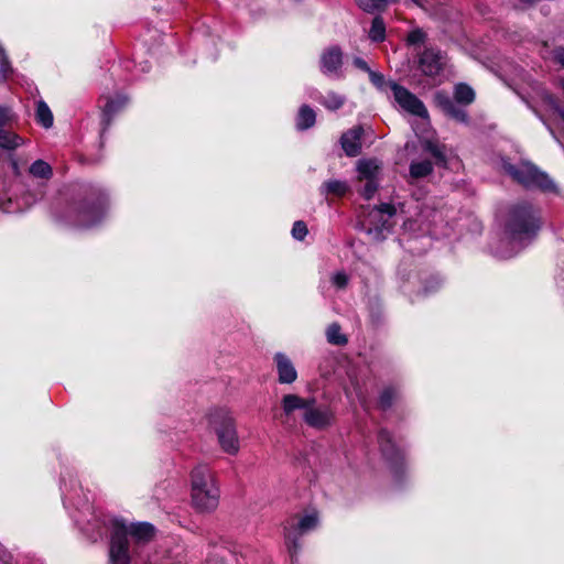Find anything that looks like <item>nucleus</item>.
Here are the masks:
<instances>
[{
    "label": "nucleus",
    "mask_w": 564,
    "mask_h": 564,
    "mask_svg": "<svg viewBox=\"0 0 564 564\" xmlns=\"http://www.w3.org/2000/svg\"><path fill=\"white\" fill-rule=\"evenodd\" d=\"M23 144V139L14 132L0 129V148L14 150Z\"/></svg>",
    "instance_id": "a878e982"
},
{
    "label": "nucleus",
    "mask_w": 564,
    "mask_h": 564,
    "mask_svg": "<svg viewBox=\"0 0 564 564\" xmlns=\"http://www.w3.org/2000/svg\"><path fill=\"white\" fill-rule=\"evenodd\" d=\"M395 214V208L390 204H381L369 214V221L383 216L391 217Z\"/></svg>",
    "instance_id": "f704fd0d"
},
{
    "label": "nucleus",
    "mask_w": 564,
    "mask_h": 564,
    "mask_svg": "<svg viewBox=\"0 0 564 564\" xmlns=\"http://www.w3.org/2000/svg\"><path fill=\"white\" fill-rule=\"evenodd\" d=\"M398 395H399V392L395 388H393V387L386 388L380 394L379 406L382 410L389 409L392 405L393 401L398 398Z\"/></svg>",
    "instance_id": "473e14b6"
},
{
    "label": "nucleus",
    "mask_w": 564,
    "mask_h": 564,
    "mask_svg": "<svg viewBox=\"0 0 564 564\" xmlns=\"http://www.w3.org/2000/svg\"><path fill=\"white\" fill-rule=\"evenodd\" d=\"M390 87L393 93L394 100L402 109L411 115L420 117L424 120V123L429 124L430 119L427 109L416 96L395 83H390Z\"/></svg>",
    "instance_id": "0eeeda50"
},
{
    "label": "nucleus",
    "mask_w": 564,
    "mask_h": 564,
    "mask_svg": "<svg viewBox=\"0 0 564 564\" xmlns=\"http://www.w3.org/2000/svg\"><path fill=\"white\" fill-rule=\"evenodd\" d=\"M369 78L371 80V83L377 86L378 88H382L383 85H384V77L382 74L380 73H376L373 70H370L369 73Z\"/></svg>",
    "instance_id": "a19ab883"
},
{
    "label": "nucleus",
    "mask_w": 564,
    "mask_h": 564,
    "mask_svg": "<svg viewBox=\"0 0 564 564\" xmlns=\"http://www.w3.org/2000/svg\"><path fill=\"white\" fill-rule=\"evenodd\" d=\"M210 424L221 449L229 455H237L240 442L234 416L227 410L219 409L210 415Z\"/></svg>",
    "instance_id": "7ed1b4c3"
},
{
    "label": "nucleus",
    "mask_w": 564,
    "mask_h": 564,
    "mask_svg": "<svg viewBox=\"0 0 564 564\" xmlns=\"http://www.w3.org/2000/svg\"><path fill=\"white\" fill-rule=\"evenodd\" d=\"M106 102L102 108V131H105L115 115L121 111L128 104V98L124 95H117L116 97H106Z\"/></svg>",
    "instance_id": "f3484780"
},
{
    "label": "nucleus",
    "mask_w": 564,
    "mask_h": 564,
    "mask_svg": "<svg viewBox=\"0 0 564 564\" xmlns=\"http://www.w3.org/2000/svg\"><path fill=\"white\" fill-rule=\"evenodd\" d=\"M562 89H563V91H564V82L562 83Z\"/></svg>",
    "instance_id": "de8ad7c7"
},
{
    "label": "nucleus",
    "mask_w": 564,
    "mask_h": 564,
    "mask_svg": "<svg viewBox=\"0 0 564 564\" xmlns=\"http://www.w3.org/2000/svg\"><path fill=\"white\" fill-rule=\"evenodd\" d=\"M191 498L195 509L212 512L217 509L220 490L214 471L209 466L199 464L191 473Z\"/></svg>",
    "instance_id": "f03ea898"
},
{
    "label": "nucleus",
    "mask_w": 564,
    "mask_h": 564,
    "mask_svg": "<svg viewBox=\"0 0 564 564\" xmlns=\"http://www.w3.org/2000/svg\"><path fill=\"white\" fill-rule=\"evenodd\" d=\"M316 113L315 111L307 105H303L299 113L296 116V128L299 130L310 129L315 124Z\"/></svg>",
    "instance_id": "4be33fe9"
},
{
    "label": "nucleus",
    "mask_w": 564,
    "mask_h": 564,
    "mask_svg": "<svg viewBox=\"0 0 564 564\" xmlns=\"http://www.w3.org/2000/svg\"><path fill=\"white\" fill-rule=\"evenodd\" d=\"M380 169L381 166L377 160H361L357 165L358 178L360 181L378 180Z\"/></svg>",
    "instance_id": "aec40b11"
},
{
    "label": "nucleus",
    "mask_w": 564,
    "mask_h": 564,
    "mask_svg": "<svg viewBox=\"0 0 564 564\" xmlns=\"http://www.w3.org/2000/svg\"><path fill=\"white\" fill-rule=\"evenodd\" d=\"M311 403H315L314 398H302L294 393L283 395L281 400L282 417L289 421L295 411H306Z\"/></svg>",
    "instance_id": "4468645a"
},
{
    "label": "nucleus",
    "mask_w": 564,
    "mask_h": 564,
    "mask_svg": "<svg viewBox=\"0 0 564 564\" xmlns=\"http://www.w3.org/2000/svg\"><path fill=\"white\" fill-rule=\"evenodd\" d=\"M445 64L440 51L426 48L420 56V68L427 76L438 75Z\"/></svg>",
    "instance_id": "f8f14e48"
},
{
    "label": "nucleus",
    "mask_w": 564,
    "mask_h": 564,
    "mask_svg": "<svg viewBox=\"0 0 564 564\" xmlns=\"http://www.w3.org/2000/svg\"><path fill=\"white\" fill-rule=\"evenodd\" d=\"M332 283L337 288V289H344L347 286L348 284V275L343 272V271H338L336 273L333 274L332 276Z\"/></svg>",
    "instance_id": "58836bf2"
},
{
    "label": "nucleus",
    "mask_w": 564,
    "mask_h": 564,
    "mask_svg": "<svg viewBox=\"0 0 564 564\" xmlns=\"http://www.w3.org/2000/svg\"><path fill=\"white\" fill-rule=\"evenodd\" d=\"M13 73L11 63L7 56V53L0 44V77L6 80Z\"/></svg>",
    "instance_id": "72a5a7b5"
},
{
    "label": "nucleus",
    "mask_w": 564,
    "mask_h": 564,
    "mask_svg": "<svg viewBox=\"0 0 564 564\" xmlns=\"http://www.w3.org/2000/svg\"><path fill=\"white\" fill-rule=\"evenodd\" d=\"M378 442H379V446L382 452V455L387 459H389L395 464H398L399 462H401L403 459L402 452L395 446V444L392 441L391 435L386 430H381L379 432Z\"/></svg>",
    "instance_id": "6ab92c4d"
},
{
    "label": "nucleus",
    "mask_w": 564,
    "mask_h": 564,
    "mask_svg": "<svg viewBox=\"0 0 564 564\" xmlns=\"http://www.w3.org/2000/svg\"><path fill=\"white\" fill-rule=\"evenodd\" d=\"M426 34L421 29L411 31L408 35V43L410 45L422 44L425 41Z\"/></svg>",
    "instance_id": "4c0bfd02"
},
{
    "label": "nucleus",
    "mask_w": 564,
    "mask_h": 564,
    "mask_svg": "<svg viewBox=\"0 0 564 564\" xmlns=\"http://www.w3.org/2000/svg\"><path fill=\"white\" fill-rule=\"evenodd\" d=\"M36 120L45 129L53 126V113L43 100H40L36 104Z\"/></svg>",
    "instance_id": "cd10ccee"
},
{
    "label": "nucleus",
    "mask_w": 564,
    "mask_h": 564,
    "mask_svg": "<svg viewBox=\"0 0 564 564\" xmlns=\"http://www.w3.org/2000/svg\"><path fill=\"white\" fill-rule=\"evenodd\" d=\"M553 59L564 67V47H557L553 51Z\"/></svg>",
    "instance_id": "79ce46f5"
},
{
    "label": "nucleus",
    "mask_w": 564,
    "mask_h": 564,
    "mask_svg": "<svg viewBox=\"0 0 564 564\" xmlns=\"http://www.w3.org/2000/svg\"><path fill=\"white\" fill-rule=\"evenodd\" d=\"M304 422L315 429H324L330 424L332 413L326 408H317L315 403H311L303 413Z\"/></svg>",
    "instance_id": "2eb2a0df"
},
{
    "label": "nucleus",
    "mask_w": 564,
    "mask_h": 564,
    "mask_svg": "<svg viewBox=\"0 0 564 564\" xmlns=\"http://www.w3.org/2000/svg\"><path fill=\"white\" fill-rule=\"evenodd\" d=\"M369 37L373 42H382L386 37L384 22L380 17H376L372 20V24L369 31Z\"/></svg>",
    "instance_id": "2f4dec72"
},
{
    "label": "nucleus",
    "mask_w": 564,
    "mask_h": 564,
    "mask_svg": "<svg viewBox=\"0 0 564 564\" xmlns=\"http://www.w3.org/2000/svg\"><path fill=\"white\" fill-rule=\"evenodd\" d=\"M29 172L32 176H34L36 178H44V180H48L53 175V170H52L51 165L43 160L34 161L31 164Z\"/></svg>",
    "instance_id": "bb28decb"
},
{
    "label": "nucleus",
    "mask_w": 564,
    "mask_h": 564,
    "mask_svg": "<svg viewBox=\"0 0 564 564\" xmlns=\"http://www.w3.org/2000/svg\"><path fill=\"white\" fill-rule=\"evenodd\" d=\"M436 106L449 118L462 122L468 123V115L464 108L455 104L448 94L445 91H437L434 95Z\"/></svg>",
    "instance_id": "9d476101"
},
{
    "label": "nucleus",
    "mask_w": 564,
    "mask_h": 564,
    "mask_svg": "<svg viewBox=\"0 0 564 564\" xmlns=\"http://www.w3.org/2000/svg\"><path fill=\"white\" fill-rule=\"evenodd\" d=\"M312 97L330 111L338 110L346 101L345 96L333 90L327 91L325 95H319L318 97Z\"/></svg>",
    "instance_id": "412c9836"
},
{
    "label": "nucleus",
    "mask_w": 564,
    "mask_h": 564,
    "mask_svg": "<svg viewBox=\"0 0 564 564\" xmlns=\"http://www.w3.org/2000/svg\"><path fill=\"white\" fill-rule=\"evenodd\" d=\"M415 4L422 7L426 0H412Z\"/></svg>",
    "instance_id": "49530a36"
},
{
    "label": "nucleus",
    "mask_w": 564,
    "mask_h": 564,
    "mask_svg": "<svg viewBox=\"0 0 564 564\" xmlns=\"http://www.w3.org/2000/svg\"><path fill=\"white\" fill-rule=\"evenodd\" d=\"M540 229V219L531 205L518 204L510 208L506 223L508 243L511 245L510 252L499 251L502 259L510 258L523 249L536 236Z\"/></svg>",
    "instance_id": "f257e3e1"
},
{
    "label": "nucleus",
    "mask_w": 564,
    "mask_h": 564,
    "mask_svg": "<svg viewBox=\"0 0 564 564\" xmlns=\"http://www.w3.org/2000/svg\"><path fill=\"white\" fill-rule=\"evenodd\" d=\"M319 519L316 511H310L297 519L289 520L284 525V539L290 556L295 557L300 550L302 535L315 530Z\"/></svg>",
    "instance_id": "39448f33"
},
{
    "label": "nucleus",
    "mask_w": 564,
    "mask_h": 564,
    "mask_svg": "<svg viewBox=\"0 0 564 564\" xmlns=\"http://www.w3.org/2000/svg\"><path fill=\"white\" fill-rule=\"evenodd\" d=\"M502 169L516 182L527 188H539L542 191L555 189V185L552 180L530 162H521L513 165L503 160Z\"/></svg>",
    "instance_id": "20e7f679"
},
{
    "label": "nucleus",
    "mask_w": 564,
    "mask_h": 564,
    "mask_svg": "<svg viewBox=\"0 0 564 564\" xmlns=\"http://www.w3.org/2000/svg\"><path fill=\"white\" fill-rule=\"evenodd\" d=\"M11 554L0 547V564H11Z\"/></svg>",
    "instance_id": "c03bdc74"
},
{
    "label": "nucleus",
    "mask_w": 564,
    "mask_h": 564,
    "mask_svg": "<svg viewBox=\"0 0 564 564\" xmlns=\"http://www.w3.org/2000/svg\"><path fill=\"white\" fill-rule=\"evenodd\" d=\"M454 99L462 106L470 105L475 100V91L466 84H457L454 88Z\"/></svg>",
    "instance_id": "b1692460"
},
{
    "label": "nucleus",
    "mask_w": 564,
    "mask_h": 564,
    "mask_svg": "<svg viewBox=\"0 0 564 564\" xmlns=\"http://www.w3.org/2000/svg\"><path fill=\"white\" fill-rule=\"evenodd\" d=\"M126 530L127 538L130 536L138 544L149 542L155 534L154 527L148 522L126 523Z\"/></svg>",
    "instance_id": "a211bd4d"
},
{
    "label": "nucleus",
    "mask_w": 564,
    "mask_h": 564,
    "mask_svg": "<svg viewBox=\"0 0 564 564\" xmlns=\"http://www.w3.org/2000/svg\"><path fill=\"white\" fill-rule=\"evenodd\" d=\"M344 54L339 46L333 45L325 48L319 57L321 72L332 78H341Z\"/></svg>",
    "instance_id": "6e6552de"
},
{
    "label": "nucleus",
    "mask_w": 564,
    "mask_h": 564,
    "mask_svg": "<svg viewBox=\"0 0 564 564\" xmlns=\"http://www.w3.org/2000/svg\"><path fill=\"white\" fill-rule=\"evenodd\" d=\"M276 367L278 381L282 384H291L297 379V371L292 360L283 352H276L273 357Z\"/></svg>",
    "instance_id": "ddd939ff"
},
{
    "label": "nucleus",
    "mask_w": 564,
    "mask_h": 564,
    "mask_svg": "<svg viewBox=\"0 0 564 564\" xmlns=\"http://www.w3.org/2000/svg\"><path fill=\"white\" fill-rule=\"evenodd\" d=\"M307 235V227L304 221H295L292 228V236L296 240H303Z\"/></svg>",
    "instance_id": "e433bc0d"
},
{
    "label": "nucleus",
    "mask_w": 564,
    "mask_h": 564,
    "mask_svg": "<svg viewBox=\"0 0 564 564\" xmlns=\"http://www.w3.org/2000/svg\"><path fill=\"white\" fill-rule=\"evenodd\" d=\"M364 181L366 183L361 189V194L366 199H370L375 195V193L378 188V180H364Z\"/></svg>",
    "instance_id": "c9c22d12"
},
{
    "label": "nucleus",
    "mask_w": 564,
    "mask_h": 564,
    "mask_svg": "<svg viewBox=\"0 0 564 564\" xmlns=\"http://www.w3.org/2000/svg\"><path fill=\"white\" fill-rule=\"evenodd\" d=\"M358 7L369 13L383 10L390 2L395 0H355Z\"/></svg>",
    "instance_id": "7c9ffc66"
},
{
    "label": "nucleus",
    "mask_w": 564,
    "mask_h": 564,
    "mask_svg": "<svg viewBox=\"0 0 564 564\" xmlns=\"http://www.w3.org/2000/svg\"><path fill=\"white\" fill-rule=\"evenodd\" d=\"M425 150L429 151L433 156H435L436 159H443L444 158V153H443V150L442 148L432 142V141H427L425 143Z\"/></svg>",
    "instance_id": "ea45409f"
},
{
    "label": "nucleus",
    "mask_w": 564,
    "mask_h": 564,
    "mask_svg": "<svg viewBox=\"0 0 564 564\" xmlns=\"http://www.w3.org/2000/svg\"><path fill=\"white\" fill-rule=\"evenodd\" d=\"M111 564H130L131 553L127 538L126 522L121 519L111 521V541L109 549Z\"/></svg>",
    "instance_id": "423d86ee"
},
{
    "label": "nucleus",
    "mask_w": 564,
    "mask_h": 564,
    "mask_svg": "<svg viewBox=\"0 0 564 564\" xmlns=\"http://www.w3.org/2000/svg\"><path fill=\"white\" fill-rule=\"evenodd\" d=\"M352 63L360 70H364L366 73H369L371 70L370 67L368 66L367 62L360 57H355Z\"/></svg>",
    "instance_id": "37998d69"
},
{
    "label": "nucleus",
    "mask_w": 564,
    "mask_h": 564,
    "mask_svg": "<svg viewBox=\"0 0 564 564\" xmlns=\"http://www.w3.org/2000/svg\"><path fill=\"white\" fill-rule=\"evenodd\" d=\"M107 197L100 194L96 204L85 205L78 214V225L83 228H90L97 225L105 216Z\"/></svg>",
    "instance_id": "1a4fd4ad"
},
{
    "label": "nucleus",
    "mask_w": 564,
    "mask_h": 564,
    "mask_svg": "<svg viewBox=\"0 0 564 564\" xmlns=\"http://www.w3.org/2000/svg\"><path fill=\"white\" fill-rule=\"evenodd\" d=\"M12 167H13L14 173L19 174V166H18L17 161H12Z\"/></svg>",
    "instance_id": "a18cd8bd"
},
{
    "label": "nucleus",
    "mask_w": 564,
    "mask_h": 564,
    "mask_svg": "<svg viewBox=\"0 0 564 564\" xmlns=\"http://www.w3.org/2000/svg\"><path fill=\"white\" fill-rule=\"evenodd\" d=\"M348 191V185L346 182L338 181V180H330L325 182L322 185V193L323 194H334L337 196H343Z\"/></svg>",
    "instance_id": "c756f323"
},
{
    "label": "nucleus",
    "mask_w": 564,
    "mask_h": 564,
    "mask_svg": "<svg viewBox=\"0 0 564 564\" xmlns=\"http://www.w3.org/2000/svg\"><path fill=\"white\" fill-rule=\"evenodd\" d=\"M433 172V164L430 160L413 161L410 164V176L412 178L426 177Z\"/></svg>",
    "instance_id": "393cba45"
},
{
    "label": "nucleus",
    "mask_w": 564,
    "mask_h": 564,
    "mask_svg": "<svg viewBox=\"0 0 564 564\" xmlns=\"http://www.w3.org/2000/svg\"><path fill=\"white\" fill-rule=\"evenodd\" d=\"M436 106L449 118L462 122L468 123V115L464 108L455 104L448 94L445 91H437L434 95Z\"/></svg>",
    "instance_id": "9b49d317"
},
{
    "label": "nucleus",
    "mask_w": 564,
    "mask_h": 564,
    "mask_svg": "<svg viewBox=\"0 0 564 564\" xmlns=\"http://www.w3.org/2000/svg\"><path fill=\"white\" fill-rule=\"evenodd\" d=\"M542 100L545 109L552 112L555 119L560 121L561 128L564 130V108L558 105L556 98L551 94L545 93Z\"/></svg>",
    "instance_id": "5701e85b"
},
{
    "label": "nucleus",
    "mask_w": 564,
    "mask_h": 564,
    "mask_svg": "<svg viewBox=\"0 0 564 564\" xmlns=\"http://www.w3.org/2000/svg\"><path fill=\"white\" fill-rule=\"evenodd\" d=\"M364 130L360 126L354 127L346 131L341 138L340 143L344 152L348 156H357L360 153L361 149V135Z\"/></svg>",
    "instance_id": "dca6fc26"
},
{
    "label": "nucleus",
    "mask_w": 564,
    "mask_h": 564,
    "mask_svg": "<svg viewBox=\"0 0 564 564\" xmlns=\"http://www.w3.org/2000/svg\"><path fill=\"white\" fill-rule=\"evenodd\" d=\"M327 341L332 345L343 346L346 345L348 339L341 333V327L337 323L330 324L326 329Z\"/></svg>",
    "instance_id": "c85d7f7f"
}]
</instances>
